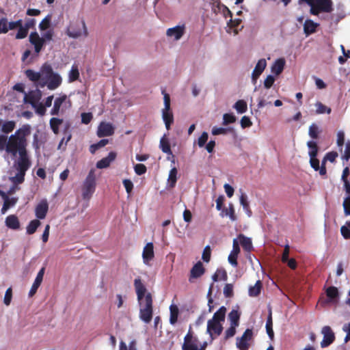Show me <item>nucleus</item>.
Masks as SVG:
<instances>
[{"label": "nucleus", "instance_id": "13d9d810", "mask_svg": "<svg viewBox=\"0 0 350 350\" xmlns=\"http://www.w3.org/2000/svg\"><path fill=\"white\" fill-rule=\"evenodd\" d=\"M237 326L230 325V327L225 331L224 339L228 340L233 337L236 334V328Z\"/></svg>", "mask_w": 350, "mask_h": 350}, {"label": "nucleus", "instance_id": "e2e57ef3", "mask_svg": "<svg viewBox=\"0 0 350 350\" xmlns=\"http://www.w3.org/2000/svg\"><path fill=\"white\" fill-rule=\"evenodd\" d=\"M12 297V289L11 287L8 288L5 293L3 302L6 306H9L11 303Z\"/></svg>", "mask_w": 350, "mask_h": 350}, {"label": "nucleus", "instance_id": "e433bc0d", "mask_svg": "<svg viewBox=\"0 0 350 350\" xmlns=\"http://www.w3.org/2000/svg\"><path fill=\"white\" fill-rule=\"evenodd\" d=\"M63 123V120L57 118H52L49 121V124L53 132L57 135L59 132V126Z\"/></svg>", "mask_w": 350, "mask_h": 350}, {"label": "nucleus", "instance_id": "052dcab7", "mask_svg": "<svg viewBox=\"0 0 350 350\" xmlns=\"http://www.w3.org/2000/svg\"><path fill=\"white\" fill-rule=\"evenodd\" d=\"M208 138V135L206 132H203L198 139V145L199 147L202 148L205 146Z\"/></svg>", "mask_w": 350, "mask_h": 350}, {"label": "nucleus", "instance_id": "ddd939ff", "mask_svg": "<svg viewBox=\"0 0 350 350\" xmlns=\"http://www.w3.org/2000/svg\"><path fill=\"white\" fill-rule=\"evenodd\" d=\"M223 330V326L219 322L208 320L207 322L206 332L209 334L210 336L213 339V334L216 336H219Z\"/></svg>", "mask_w": 350, "mask_h": 350}, {"label": "nucleus", "instance_id": "423d86ee", "mask_svg": "<svg viewBox=\"0 0 350 350\" xmlns=\"http://www.w3.org/2000/svg\"><path fill=\"white\" fill-rule=\"evenodd\" d=\"M42 98V92L37 89L30 91L28 94H25L24 102L29 103L32 107L38 105V103Z\"/></svg>", "mask_w": 350, "mask_h": 350}, {"label": "nucleus", "instance_id": "72a5a7b5", "mask_svg": "<svg viewBox=\"0 0 350 350\" xmlns=\"http://www.w3.org/2000/svg\"><path fill=\"white\" fill-rule=\"evenodd\" d=\"M26 77L32 82L40 83L41 80V74L40 72H36L31 69H27L25 71Z\"/></svg>", "mask_w": 350, "mask_h": 350}, {"label": "nucleus", "instance_id": "c03bdc74", "mask_svg": "<svg viewBox=\"0 0 350 350\" xmlns=\"http://www.w3.org/2000/svg\"><path fill=\"white\" fill-rule=\"evenodd\" d=\"M307 146L309 148V157L317 156L319 152V147L317 143L314 141H308Z\"/></svg>", "mask_w": 350, "mask_h": 350}, {"label": "nucleus", "instance_id": "c756f323", "mask_svg": "<svg viewBox=\"0 0 350 350\" xmlns=\"http://www.w3.org/2000/svg\"><path fill=\"white\" fill-rule=\"evenodd\" d=\"M221 215L222 217L224 216H228L231 221H234L237 220V216L235 214V211L234 208V205L232 203H230L228 204V208H224L222 210V212L221 213Z\"/></svg>", "mask_w": 350, "mask_h": 350}, {"label": "nucleus", "instance_id": "393cba45", "mask_svg": "<svg viewBox=\"0 0 350 350\" xmlns=\"http://www.w3.org/2000/svg\"><path fill=\"white\" fill-rule=\"evenodd\" d=\"M6 226L12 230H18L20 228V222L18 218L15 215H10L5 218Z\"/></svg>", "mask_w": 350, "mask_h": 350}, {"label": "nucleus", "instance_id": "4c0bfd02", "mask_svg": "<svg viewBox=\"0 0 350 350\" xmlns=\"http://www.w3.org/2000/svg\"><path fill=\"white\" fill-rule=\"evenodd\" d=\"M262 284L260 280H258L253 286L249 288V295L250 297H256L260 295Z\"/></svg>", "mask_w": 350, "mask_h": 350}, {"label": "nucleus", "instance_id": "dca6fc26", "mask_svg": "<svg viewBox=\"0 0 350 350\" xmlns=\"http://www.w3.org/2000/svg\"><path fill=\"white\" fill-rule=\"evenodd\" d=\"M45 268L42 267L38 273L36 278L29 292V297H33L37 292L38 288L42 284L44 274Z\"/></svg>", "mask_w": 350, "mask_h": 350}, {"label": "nucleus", "instance_id": "c85d7f7f", "mask_svg": "<svg viewBox=\"0 0 350 350\" xmlns=\"http://www.w3.org/2000/svg\"><path fill=\"white\" fill-rule=\"evenodd\" d=\"M159 147L163 152L169 155H172L170 142L165 135L161 138Z\"/></svg>", "mask_w": 350, "mask_h": 350}, {"label": "nucleus", "instance_id": "f257e3e1", "mask_svg": "<svg viewBox=\"0 0 350 350\" xmlns=\"http://www.w3.org/2000/svg\"><path fill=\"white\" fill-rule=\"evenodd\" d=\"M31 126L24 124L8 138V154L16 157L18 154L17 161H31L27 147V137L31 134Z\"/></svg>", "mask_w": 350, "mask_h": 350}, {"label": "nucleus", "instance_id": "a878e982", "mask_svg": "<svg viewBox=\"0 0 350 350\" xmlns=\"http://www.w3.org/2000/svg\"><path fill=\"white\" fill-rule=\"evenodd\" d=\"M40 72L41 74L40 81H46L55 73L51 66L47 63H45L42 66Z\"/></svg>", "mask_w": 350, "mask_h": 350}, {"label": "nucleus", "instance_id": "603ef678", "mask_svg": "<svg viewBox=\"0 0 350 350\" xmlns=\"http://www.w3.org/2000/svg\"><path fill=\"white\" fill-rule=\"evenodd\" d=\"M51 21V15H47L39 24V29L41 31H45L48 29L50 27Z\"/></svg>", "mask_w": 350, "mask_h": 350}, {"label": "nucleus", "instance_id": "f03ea898", "mask_svg": "<svg viewBox=\"0 0 350 350\" xmlns=\"http://www.w3.org/2000/svg\"><path fill=\"white\" fill-rule=\"evenodd\" d=\"M96 189L95 170L91 169L82 186V197L84 200H90Z\"/></svg>", "mask_w": 350, "mask_h": 350}, {"label": "nucleus", "instance_id": "1a4fd4ad", "mask_svg": "<svg viewBox=\"0 0 350 350\" xmlns=\"http://www.w3.org/2000/svg\"><path fill=\"white\" fill-rule=\"evenodd\" d=\"M198 342L199 341L198 338L193 336L191 327H190L187 334L185 335L184 338V342L182 345V349L191 350V347L193 345H198Z\"/></svg>", "mask_w": 350, "mask_h": 350}, {"label": "nucleus", "instance_id": "5701e85b", "mask_svg": "<svg viewBox=\"0 0 350 350\" xmlns=\"http://www.w3.org/2000/svg\"><path fill=\"white\" fill-rule=\"evenodd\" d=\"M185 31L184 26H176L172 28H169L167 30V36L170 37H174L176 40H179L183 35Z\"/></svg>", "mask_w": 350, "mask_h": 350}, {"label": "nucleus", "instance_id": "37998d69", "mask_svg": "<svg viewBox=\"0 0 350 350\" xmlns=\"http://www.w3.org/2000/svg\"><path fill=\"white\" fill-rule=\"evenodd\" d=\"M326 295L331 301H335L339 296L338 288L335 286L328 287L326 290Z\"/></svg>", "mask_w": 350, "mask_h": 350}, {"label": "nucleus", "instance_id": "09e8293b", "mask_svg": "<svg viewBox=\"0 0 350 350\" xmlns=\"http://www.w3.org/2000/svg\"><path fill=\"white\" fill-rule=\"evenodd\" d=\"M16 123L14 121H7L3 124L1 131L4 133H10L14 129Z\"/></svg>", "mask_w": 350, "mask_h": 350}, {"label": "nucleus", "instance_id": "2eb2a0df", "mask_svg": "<svg viewBox=\"0 0 350 350\" xmlns=\"http://www.w3.org/2000/svg\"><path fill=\"white\" fill-rule=\"evenodd\" d=\"M267 66V62L265 59H260L257 62L252 74V80L254 84L257 81L260 75L262 73Z\"/></svg>", "mask_w": 350, "mask_h": 350}, {"label": "nucleus", "instance_id": "864d4df0", "mask_svg": "<svg viewBox=\"0 0 350 350\" xmlns=\"http://www.w3.org/2000/svg\"><path fill=\"white\" fill-rule=\"evenodd\" d=\"M8 138L5 135H0V152L5 150L8 153Z\"/></svg>", "mask_w": 350, "mask_h": 350}, {"label": "nucleus", "instance_id": "58836bf2", "mask_svg": "<svg viewBox=\"0 0 350 350\" xmlns=\"http://www.w3.org/2000/svg\"><path fill=\"white\" fill-rule=\"evenodd\" d=\"M226 308L225 306H221L215 314L211 319L214 321L219 322L224 321Z\"/></svg>", "mask_w": 350, "mask_h": 350}, {"label": "nucleus", "instance_id": "473e14b6", "mask_svg": "<svg viewBox=\"0 0 350 350\" xmlns=\"http://www.w3.org/2000/svg\"><path fill=\"white\" fill-rule=\"evenodd\" d=\"M240 204L243 206V210L248 217H251L252 215V211L250 207V204L247 200V196L245 193H242L239 198Z\"/></svg>", "mask_w": 350, "mask_h": 350}, {"label": "nucleus", "instance_id": "39448f33", "mask_svg": "<svg viewBox=\"0 0 350 350\" xmlns=\"http://www.w3.org/2000/svg\"><path fill=\"white\" fill-rule=\"evenodd\" d=\"M62 81V77L57 73H54L46 81H40L39 85L41 88H44L46 85L49 90H53L61 85Z\"/></svg>", "mask_w": 350, "mask_h": 350}, {"label": "nucleus", "instance_id": "b1692460", "mask_svg": "<svg viewBox=\"0 0 350 350\" xmlns=\"http://www.w3.org/2000/svg\"><path fill=\"white\" fill-rule=\"evenodd\" d=\"M315 4L323 12L329 13L333 10V2L332 0H315Z\"/></svg>", "mask_w": 350, "mask_h": 350}, {"label": "nucleus", "instance_id": "5fc2aeb1", "mask_svg": "<svg viewBox=\"0 0 350 350\" xmlns=\"http://www.w3.org/2000/svg\"><path fill=\"white\" fill-rule=\"evenodd\" d=\"M237 118L232 113H225L223 116V124L228 125L229 124L234 123Z\"/></svg>", "mask_w": 350, "mask_h": 350}, {"label": "nucleus", "instance_id": "7ed1b4c3", "mask_svg": "<svg viewBox=\"0 0 350 350\" xmlns=\"http://www.w3.org/2000/svg\"><path fill=\"white\" fill-rule=\"evenodd\" d=\"M31 161H16L15 167L18 172L14 176L10 177V180L16 185L22 184L25 180L26 172L31 167Z\"/></svg>", "mask_w": 350, "mask_h": 350}, {"label": "nucleus", "instance_id": "4468645a", "mask_svg": "<svg viewBox=\"0 0 350 350\" xmlns=\"http://www.w3.org/2000/svg\"><path fill=\"white\" fill-rule=\"evenodd\" d=\"M114 133V128L112 124L107 122H101L98 128L97 135L99 137L111 136Z\"/></svg>", "mask_w": 350, "mask_h": 350}, {"label": "nucleus", "instance_id": "6ab92c4d", "mask_svg": "<svg viewBox=\"0 0 350 350\" xmlns=\"http://www.w3.org/2000/svg\"><path fill=\"white\" fill-rule=\"evenodd\" d=\"M66 100H68V103H70V100L68 99V96L66 94H63V95L60 96L59 97L56 98L54 101L53 107L51 109V112H50L51 115H52V116L59 115L63 103H65Z\"/></svg>", "mask_w": 350, "mask_h": 350}, {"label": "nucleus", "instance_id": "774afa93", "mask_svg": "<svg viewBox=\"0 0 350 350\" xmlns=\"http://www.w3.org/2000/svg\"><path fill=\"white\" fill-rule=\"evenodd\" d=\"M343 208L345 215H350V196L347 197L343 202Z\"/></svg>", "mask_w": 350, "mask_h": 350}, {"label": "nucleus", "instance_id": "79ce46f5", "mask_svg": "<svg viewBox=\"0 0 350 350\" xmlns=\"http://www.w3.org/2000/svg\"><path fill=\"white\" fill-rule=\"evenodd\" d=\"M321 132V131L319 129V126L315 123H312L309 126L308 135L313 139H317Z\"/></svg>", "mask_w": 350, "mask_h": 350}, {"label": "nucleus", "instance_id": "338daca9", "mask_svg": "<svg viewBox=\"0 0 350 350\" xmlns=\"http://www.w3.org/2000/svg\"><path fill=\"white\" fill-rule=\"evenodd\" d=\"M317 156L310 157V163L311 167L315 170L318 171L319 169V160L317 158Z\"/></svg>", "mask_w": 350, "mask_h": 350}, {"label": "nucleus", "instance_id": "6e6d98bb", "mask_svg": "<svg viewBox=\"0 0 350 350\" xmlns=\"http://www.w3.org/2000/svg\"><path fill=\"white\" fill-rule=\"evenodd\" d=\"M79 77V72L77 66H72L69 73V79L70 81H75Z\"/></svg>", "mask_w": 350, "mask_h": 350}, {"label": "nucleus", "instance_id": "4d7b16f0", "mask_svg": "<svg viewBox=\"0 0 350 350\" xmlns=\"http://www.w3.org/2000/svg\"><path fill=\"white\" fill-rule=\"evenodd\" d=\"M18 28V32L16 33V39H23V38H26L28 34L29 30L27 29H26L25 26H23L22 24H21V26H19Z\"/></svg>", "mask_w": 350, "mask_h": 350}, {"label": "nucleus", "instance_id": "3c124183", "mask_svg": "<svg viewBox=\"0 0 350 350\" xmlns=\"http://www.w3.org/2000/svg\"><path fill=\"white\" fill-rule=\"evenodd\" d=\"M340 232L345 239H350V220L347 221L346 224L340 228Z\"/></svg>", "mask_w": 350, "mask_h": 350}, {"label": "nucleus", "instance_id": "2f4dec72", "mask_svg": "<svg viewBox=\"0 0 350 350\" xmlns=\"http://www.w3.org/2000/svg\"><path fill=\"white\" fill-rule=\"evenodd\" d=\"M241 313L237 310H232L228 314L230 325L239 326Z\"/></svg>", "mask_w": 350, "mask_h": 350}, {"label": "nucleus", "instance_id": "bb28decb", "mask_svg": "<svg viewBox=\"0 0 350 350\" xmlns=\"http://www.w3.org/2000/svg\"><path fill=\"white\" fill-rule=\"evenodd\" d=\"M285 66V60L283 58H280L275 60L271 66V72L276 75H279L282 72Z\"/></svg>", "mask_w": 350, "mask_h": 350}, {"label": "nucleus", "instance_id": "a18cd8bd", "mask_svg": "<svg viewBox=\"0 0 350 350\" xmlns=\"http://www.w3.org/2000/svg\"><path fill=\"white\" fill-rule=\"evenodd\" d=\"M41 222L38 219L31 220L27 226V233L33 234L36 232L37 228L40 226Z\"/></svg>", "mask_w": 350, "mask_h": 350}, {"label": "nucleus", "instance_id": "bf43d9fd", "mask_svg": "<svg viewBox=\"0 0 350 350\" xmlns=\"http://www.w3.org/2000/svg\"><path fill=\"white\" fill-rule=\"evenodd\" d=\"M224 295L225 297H232L234 295L233 285L232 284H226L224 288Z\"/></svg>", "mask_w": 350, "mask_h": 350}, {"label": "nucleus", "instance_id": "4be33fe9", "mask_svg": "<svg viewBox=\"0 0 350 350\" xmlns=\"http://www.w3.org/2000/svg\"><path fill=\"white\" fill-rule=\"evenodd\" d=\"M319 23H314L312 20L306 19L304 24V32L306 36L311 35L317 31Z\"/></svg>", "mask_w": 350, "mask_h": 350}, {"label": "nucleus", "instance_id": "aec40b11", "mask_svg": "<svg viewBox=\"0 0 350 350\" xmlns=\"http://www.w3.org/2000/svg\"><path fill=\"white\" fill-rule=\"evenodd\" d=\"M154 257V245L152 243H148L144 247L142 258L144 262L148 265L149 262Z\"/></svg>", "mask_w": 350, "mask_h": 350}, {"label": "nucleus", "instance_id": "20e7f679", "mask_svg": "<svg viewBox=\"0 0 350 350\" xmlns=\"http://www.w3.org/2000/svg\"><path fill=\"white\" fill-rule=\"evenodd\" d=\"M253 339V330L252 329H246L241 337L237 338L236 345L239 350H248L250 343Z\"/></svg>", "mask_w": 350, "mask_h": 350}, {"label": "nucleus", "instance_id": "680f3d73", "mask_svg": "<svg viewBox=\"0 0 350 350\" xmlns=\"http://www.w3.org/2000/svg\"><path fill=\"white\" fill-rule=\"evenodd\" d=\"M134 170L137 175L140 176L144 174L146 172L147 168L145 165L138 163L134 166Z\"/></svg>", "mask_w": 350, "mask_h": 350}, {"label": "nucleus", "instance_id": "a211bd4d", "mask_svg": "<svg viewBox=\"0 0 350 350\" xmlns=\"http://www.w3.org/2000/svg\"><path fill=\"white\" fill-rule=\"evenodd\" d=\"M240 252V247L237 239L233 240L232 250L228 256V262L234 267L238 266L237 257Z\"/></svg>", "mask_w": 350, "mask_h": 350}, {"label": "nucleus", "instance_id": "0eeeda50", "mask_svg": "<svg viewBox=\"0 0 350 350\" xmlns=\"http://www.w3.org/2000/svg\"><path fill=\"white\" fill-rule=\"evenodd\" d=\"M29 40V42L33 45L35 52L39 53L45 44L44 39L39 36L38 32L33 31L30 33Z\"/></svg>", "mask_w": 350, "mask_h": 350}, {"label": "nucleus", "instance_id": "f704fd0d", "mask_svg": "<svg viewBox=\"0 0 350 350\" xmlns=\"http://www.w3.org/2000/svg\"><path fill=\"white\" fill-rule=\"evenodd\" d=\"M152 297L150 293H146L145 298L143 299L142 304H139L141 309L153 310Z\"/></svg>", "mask_w": 350, "mask_h": 350}, {"label": "nucleus", "instance_id": "a19ab883", "mask_svg": "<svg viewBox=\"0 0 350 350\" xmlns=\"http://www.w3.org/2000/svg\"><path fill=\"white\" fill-rule=\"evenodd\" d=\"M170 322L171 324L174 325L177 322L178 317L179 314V310L176 305L172 304L170 307Z\"/></svg>", "mask_w": 350, "mask_h": 350}, {"label": "nucleus", "instance_id": "8fccbe9b", "mask_svg": "<svg viewBox=\"0 0 350 350\" xmlns=\"http://www.w3.org/2000/svg\"><path fill=\"white\" fill-rule=\"evenodd\" d=\"M177 170L176 167L172 168L170 171L168 181L170 183V185L172 187H174L176 185L177 180Z\"/></svg>", "mask_w": 350, "mask_h": 350}, {"label": "nucleus", "instance_id": "ea45409f", "mask_svg": "<svg viewBox=\"0 0 350 350\" xmlns=\"http://www.w3.org/2000/svg\"><path fill=\"white\" fill-rule=\"evenodd\" d=\"M266 331L267 333L270 338L271 340H273L274 338V332L273 330V321H272V314L270 310L269 314L267 317V322H266Z\"/></svg>", "mask_w": 350, "mask_h": 350}, {"label": "nucleus", "instance_id": "f3484780", "mask_svg": "<svg viewBox=\"0 0 350 350\" xmlns=\"http://www.w3.org/2000/svg\"><path fill=\"white\" fill-rule=\"evenodd\" d=\"M49 210V204L46 200H41L35 208V214L38 219H43L46 217Z\"/></svg>", "mask_w": 350, "mask_h": 350}, {"label": "nucleus", "instance_id": "9d476101", "mask_svg": "<svg viewBox=\"0 0 350 350\" xmlns=\"http://www.w3.org/2000/svg\"><path fill=\"white\" fill-rule=\"evenodd\" d=\"M81 27L83 30L80 29L79 28L77 29L73 26L70 27L67 30V35L72 38H77L82 36L87 37L88 35V31L84 21H81Z\"/></svg>", "mask_w": 350, "mask_h": 350}, {"label": "nucleus", "instance_id": "f8f14e48", "mask_svg": "<svg viewBox=\"0 0 350 350\" xmlns=\"http://www.w3.org/2000/svg\"><path fill=\"white\" fill-rule=\"evenodd\" d=\"M205 273V269L202 262L198 261L195 264L190 271V275L189 278V282H193L194 279H197L201 277Z\"/></svg>", "mask_w": 350, "mask_h": 350}, {"label": "nucleus", "instance_id": "412c9836", "mask_svg": "<svg viewBox=\"0 0 350 350\" xmlns=\"http://www.w3.org/2000/svg\"><path fill=\"white\" fill-rule=\"evenodd\" d=\"M116 155L115 152H110L107 157L103 158L96 163V167L103 169L109 167L111 163L116 159Z\"/></svg>", "mask_w": 350, "mask_h": 350}, {"label": "nucleus", "instance_id": "49530a36", "mask_svg": "<svg viewBox=\"0 0 350 350\" xmlns=\"http://www.w3.org/2000/svg\"><path fill=\"white\" fill-rule=\"evenodd\" d=\"M234 108L238 113H243L247 109V103L244 100H239L235 103Z\"/></svg>", "mask_w": 350, "mask_h": 350}, {"label": "nucleus", "instance_id": "9b49d317", "mask_svg": "<svg viewBox=\"0 0 350 350\" xmlns=\"http://www.w3.org/2000/svg\"><path fill=\"white\" fill-rule=\"evenodd\" d=\"M134 286L137 296V301L139 304H142L143 299L145 298L146 295V288L142 283L139 278H135L134 280Z\"/></svg>", "mask_w": 350, "mask_h": 350}, {"label": "nucleus", "instance_id": "0e129e2a", "mask_svg": "<svg viewBox=\"0 0 350 350\" xmlns=\"http://www.w3.org/2000/svg\"><path fill=\"white\" fill-rule=\"evenodd\" d=\"M211 251L210 247L208 245L206 246L205 248L204 249V251L202 253V260L206 262H208L211 259Z\"/></svg>", "mask_w": 350, "mask_h": 350}, {"label": "nucleus", "instance_id": "c9c22d12", "mask_svg": "<svg viewBox=\"0 0 350 350\" xmlns=\"http://www.w3.org/2000/svg\"><path fill=\"white\" fill-rule=\"evenodd\" d=\"M153 310L139 309V317L142 321L148 323L152 319Z\"/></svg>", "mask_w": 350, "mask_h": 350}, {"label": "nucleus", "instance_id": "cd10ccee", "mask_svg": "<svg viewBox=\"0 0 350 350\" xmlns=\"http://www.w3.org/2000/svg\"><path fill=\"white\" fill-rule=\"evenodd\" d=\"M162 118L165 122L167 130H170L171 124L174 122L172 112L170 110L163 109L162 111Z\"/></svg>", "mask_w": 350, "mask_h": 350}, {"label": "nucleus", "instance_id": "de8ad7c7", "mask_svg": "<svg viewBox=\"0 0 350 350\" xmlns=\"http://www.w3.org/2000/svg\"><path fill=\"white\" fill-rule=\"evenodd\" d=\"M315 106L317 107L316 113L317 114H323L325 113L329 114L332 111V109L330 107L325 106L321 102H317V103L315 104Z\"/></svg>", "mask_w": 350, "mask_h": 350}, {"label": "nucleus", "instance_id": "6e6552de", "mask_svg": "<svg viewBox=\"0 0 350 350\" xmlns=\"http://www.w3.org/2000/svg\"><path fill=\"white\" fill-rule=\"evenodd\" d=\"M323 334V340L321 342V347L324 348L330 345L335 340L334 333L329 326H325L322 329Z\"/></svg>", "mask_w": 350, "mask_h": 350}, {"label": "nucleus", "instance_id": "69168bd1", "mask_svg": "<svg viewBox=\"0 0 350 350\" xmlns=\"http://www.w3.org/2000/svg\"><path fill=\"white\" fill-rule=\"evenodd\" d=\"M8 31V19L1 18L0 19V34L6 33Z\"/></svg>", "mask_w": 350, "mask_h": 350}, {"label": "nucleus", "instance_id": "7c9ffc66", "mask_svg": "<svg viewBox=\"0 0 350 350\" xmlns=\"http://www.w3.org/2000/svg\"><path fill=\"white\" fill-rule=\"evenodd\" d=\"M239 239L243 250L247 252H250L253 247L251 239L242 234L239 235Z\"/></svg>", "mask_w": 350, "mask_h": 350}]
</instances>
